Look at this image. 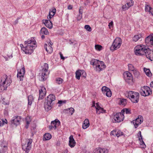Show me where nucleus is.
<instances>
[{
  "label": "nucleus",
  "mask_w": 153,
  "mask_h": 153,
  "mask_svg": "<svg viewBox=\"0 0 153 153\" xmlns=\"http://www.w3.org/2000/svg\"><path fill=\"white\" fill-rule=\"evenodd\" d=\"M134 50L135 55L137 56L145 55L147 58L150 50L149 48H146L143 45H138L135 46Z\"/></svg>",
  "instance_id": "obj_1"
},
{
  "label": "nucleus",
  "mask_w": 153,
  "mask_h": 153,
  "mask_svg": "<svg viewBox=\"0 0 153 153\" xmlns=\"http://www.w3.org/2000/svg\"><path fill=\"white\" fill-rule=\"evenodd\" d=\"M12 82L10 78L6 75H4L1 78L0 81V92L5 90Z\"/></svg>",
  "instance_id": "obj_2"
},
{
  "label": "nucleus",
  "mask_w": 153,
  "mask_h": 153,
  "mask_svg": "<svg viewBox=\"0 0 153 153\" xmlns=\"http://www.w3.org/2000/svg\"><path fill=\"white\" fill-rule=\"evenodd\" d=\"M126 95L132 102L137 103L138 102L140 97L139 93L133 91H128L126 92Z\"/></svg>",
  "instance_id": "obj_3"
},
{
  "label": "nucleus",
  "mask_w": 153,
  "mask_h": 153,
  "mask_svg": "<svg viewBox=\"0 0 153 153\" xmlns=\"http://www.w3.org/2000/svg\"><path fill=\"white\" fill-rule=\"evenodd\" d=\"M55 100V96L53 94H50L47 97L46 101L45 104V110L48 111L52 108V103Z\"/></svg>",
  "instance_id": "obj_4"
},
{
  "label": "nucleus",
  "mask_w": 153,
  "mask_h": 153,
  "mask_svg": "<svg viewBox=\"0 0 153 153\" xmlns=\"http://www.w3.org/2000/svg\"><path fill=\"white\" fill-rule=\"evenodd\" d=\"M32 140L28 139L26 140L25 143H22V149L25 152V153H28L30 150L31 147V143Z\"/></svg>",
  "instance_id": "obj_5"
},
{
  "label": "nucleus",
  "mask_w": 153,
  "mask_h": 153,
  "mask_svg": "<svg viewBox=\"0 0 153 153\" xmlns=\"http://www.w3.org/2000/svg\"><path fill=\"white\" fill-rule=\"evenodd\" d=\"M122 44L121 39L119 37L116 38L114 40L112 45L110 48V50L114 51L118 49Z\"/></svg>",
  "instance_id": "obj_6"
},
{
  "label": "nucleus",
  "mask_w": 153,
  "mask_h": 153,
  "mask_svg": "<svg viewBox=\"0 0 153 153\" xmlns=\"http://www.w3.org/2000/svg\"><path fill=\"white\" fill-rule=\"evenodd\" d=\"M48 69V64L46 63H45L41 71L42 74L40 78V80L41 81L45 80L47 78V73Z\"/></svg>",
  "instance_id": "obj_7"
},
{
  "label": "nucleus",
  "mask_w": 153,
  "mask_h": 153,
  "mask_svg": "<svg viewBox=\"0 0 153 153\" xmlns=\"http://www.w3.org/2000/svg\"><path fill=\"white\" fill-rule=\"evenodd\" d=\"M140 93L142 96L146 97L148 96L151 94L152 91L149 87L144 86L141 88L140 91Z\"/></svg>",
  "instance_id": "obj_8"
},
{
  "label": "nucleus",
  "mask_w": 153,
  "mask_h": 153,
  "mask_svg": "<svg viewBox=\"0 0 153 153\" xmlns=\"http://www.w3.org/2000/svg\"><path fill=\"white\" fill-rule=\"evenodd\" d=\"M123 76L126 81L129 84H131L133 82V76L132 74L128 71L124 73Z\"/></svg>",
  "instance_id": "obj_9"
},
{
  "label": "nucleus",
  "mask_w": 153,
  "mask_h": 153,
  "mask_svg": "<svg viewBox=\"0 0 153 153\" xmlns=\"http://www.w3.org/2000/svg\"><path fill=\"white\" fill-rule=\"evenodd\" d=\"M124 118V114H122L120 112L116 114L113 117V119L114 120L115 122L117 123H119L121 121H123Z\"/></svg>",
  "instance_id": "obj_10"
},
{
  "label": "nucleus",
  "mask_w": 153,
  "mask_h": 153,
  "mask_svg": "<svg viewBox=\"0 0 153 153\" xmlns=\"http://www.w3.org/2000/svg\"><path fill=\"white\" fill-rule=\"evenodd\" d=\"M21 120V118L20 116H16L11 120L10 124L11 125H15L16 126L20 124Z\"/></svg>",
  "instance_id": "obj_11"
},
{
  "label": "nucleus",
  "mask_w": 153,
  "mask_h": 153,
  "mask_svg": "<svg viewBox=\"0 0 153 153\" xmlns=\"http://www.w3.org/2000/svg\"><path fill=\"white\" fill-rule=\"evenodd\" d=\"M25 72V69L24 67H22L21 69L18 70L17 78L20 81L23 80L24 75Z\"/></svg>",
  "instance_id": "obj_12"
},
{
  "label": "nucleus",
  "mask_w": 153,
  "mask_h": 153,
  "mask_svg": "<svg viewBox=\"0 0 153 153\" xmlns=\"http://www.w3.org/2000/svg\"><path fill=\"white\" fill-rule=\"evenodd\" d=\"M143 118L141 116H139L138 117L136 118L135 120L133 121V123L134 125L135 128H137L138 126L140 125L141 123L143 122Z\"/></svg>",
  "instance_id": "obj_13"
},
{
  "label": "nucleus",
  "mask_w": 153,
  "mask_h": 153,
  "mask_svg": "<svg viewBox=\"0 0 153 153\" xmlns=\"http://www.w3.org/2000/svg\"><path fill=\"white\" fill-rule=\"evenodd\" d=\"M60 122L57 119H56L53 121H52L51 123V126H49V129L50 130L55 129L60 125Z\"/></svg>",
  "instance_id": "obj_14"
},
{
  "label": "nucleus",
  "mask_w": 153,
  "mask_h": 153,
  "mask_svg": "<svg viewBox=\"0 0 153 153\" xmlns=\"http://www.w3.org/2000/svg\"><path fill=\"white\" fill-rule=\"evenodd\" d=\"M145 43L146 45L149 46H153V34H151L145 39Z\"/></svg>",
  "instance_id": "obj_15"
},
{
  "label": "nucleus",
  "mask_w": 153,
  "mask_h": 153,
  "mask_svg": "<svg viewBox=\"0 0 153 153\" xmlns=\"http://www.w3.org/2000/svg\"><path fill=\"white\" fill-rule=\"evenodd\" d=\"M41 89L39 90V100L43 98L46 94V89L45 87L41 86Z\"/></svg>",
  "instance_id": "obj_16"
},
{
  "label": "nucleus",
  "mask_w": 153,
  "mask_h": 153,
  "mask_svg": "<svg viewBox=\"0 0 153 153\" xmlns=\"http://www.w3.org/2000/svg\"><path fill=\"white\" fill-rule=\"evenodd\" d=\"M105 67L106 66L103 62L99 61L96 66V70L100 72L102 71Z\"/></svg>",
  "instance_id": "obj_17"
},
{
  "label": "nucleus",
  "mask_w": 153,
  "mask_h": 153,
  "mask_svg": "<svg viewBox=\"0 0 153 153\" xmlns=\"http://www.w3.org/2000/svg\"><path fill=\"white\" fill-rule=\"evenodd\" d=\"M26 45L25 47H24L22 50L24 51L26 54H31L33 52L34 49L33 47L29 45Z\"/></svg>",
  "instance_id": "obj_18"
},
{
  "label": "nucleus",
  "mask_w": 153,
  "mask_h": 153,
  "mask_svg": "<svg viewBox=\"0 0 153 153\" xmlns=\"http://www.w3.org/2000/svg\"><path fill=\"white\" fill-rule=\"evenodd\" d=\"M27 44V45H28L29 44V45L34 49L37 46L36 42L33 38H31L30 40H28L27 42L25 41V44Z\"/></svg>",
  "instance_id": "obj_19"
},
{
  "label": "nucleus",
  "mask_w": 153,
  "mask_h": 153,
  "mask_svg": "<svg viewBox=\"0 0 153 153\" xmlns=\"http://www.w3.org/2000/svg\"><path fill=\"white\" fill-rule=\"evenodd\" d=\"M69 145L71 147H74L76 144V142L74 139L73 136L71 135L69 138Z\"/></svg>",
  "instance_id": "obj_20"
},
{
  "label": "nucleus",
  "mask_w": 153,
  "mask_h": 153,
  "mask_svg": "<svg viewBox=\"0 0 153 153\" xmlns=\"http://www.w3.org/2000/svg\"><path fill=\"white\" fill-rule=\"evenodd\" d=\"M43 22L45 26L49 29H51L53 27V24L51 21L48 20H43Z\"/></svg>",
  "instance_id": "obj_21"
},
{
  "label": "nucleus",
  "mask_w": 153,
  "mask_h": 153,
  "mask_svg": "<svg viewBox=\"0 0 153 153\" xmlns=\"http://www.w3.org/2000/svg\"><path fill=\"white\" fill-rule=\"evenodd\" d=\"M142 37V34L141 33H138L135 35L132 38V41L134 42H137Z\"/></svg>",
  "instance_id": "obj_22"
},
{
  "label": "nucleus",
  "mask_w": 153,
  "mask_h": 153,
  "mask_svg": "<svg viewBox=\"0 0 153 153\" xmlns=\"http://www.w3.org/2000/svg\"><path fill=\"white\" fill-rule=\"evenodd\" d=\"M44 48L47 52L49 53H51L53 52V48L49 45H48L47 44H45L44 45Z\"/></svg>",
  "instance_id": "obj_23"
},
{
  "label": "nucleus",
  "mask_w": 153,
  "mask_h": 153,
  "mask_svg": "<svg viewBox=\"0 0 153 153\" xmlns=\"http://www.w3.org/2000/svg\"><path fill=\"white\" fill-rule=\"evenodd\" d=\"M90 124L88 119H86L84 121L82 124V128L83 129L87 128L89 126Z\"/></svg>",
  "instance_id": "obj_24"
},
{
  "label": "nucleus",
  "mask_w": 153,
  "mask_h": 153,
  "mask_svg": "<svg viewBox=\"0 0 153 153\" xmlns=\"http://www.w3.org/2000/svg\"><path fill=\"white\" fill-rule=\"evenodd\" d=\"M85 72V71L83 70H79L77 71L76 73V77L78 80L80 79V76H81V74L82 73L83 74Z\"/></svg>",
  "instance_id": "obj_25"
},
{
  "label": "nucleus",
  "mask_w": 153,
  "mask_h": 153,
  "mask_svg": "<svg viewBox=\"0 0 153 153\" xmlns=\"http://www.w3.org/2000/svg\"><path fill=\"white\" fill-rule=\"evenodd\" d=\"M128 66L129 70L130 71H133L134 73L135 74H137L138 73V71L135 69L134 66L132 64H128Z\"/></svg>",
  "instance_id": "obj_26"
},
{
  "label": "nucleus",
  "mask_w": 153,
  "mask_h": 153,
  "mask_svg": "<svg viewBox=\"0 0 153 153\" xmlns=\"http://www.w3.org/2000/svg\"><path fill=\"white\" fill-rule=\"evenodd\" d=\"M106 111L104 110L103 108H101L100 106L97 107L96 113L97 114H99L100 113H105Z\"/></svg>",
  "instance_id": "obj_27"
},
{
  "label": "nucleus",
  "mask_w": 153,
  "mask_h": 153,
  "mask_svg": "<svg viewBox=\"0 0 153 153\" xmlns=\"http://www.w3.org/2000/svg\"><path fill=\"white\" fill-rule=\"evenodd\" d=\"M40 34H45V35H48L49 34V32L48 31L47 29L45 27H42L40 30Z\"/></svg>",
  "instance_id": "obj_28"
},
{
  "label": "nucleus",
  "mask_w": 153,
  "mask_h": 153,
  "mask_svg": "<svg viewBox=\"0 0 153 153\" xmlns=\"http://www.w3.org/2000/svg\"><path fill=\"white\" fill-rule=\"evenodd\" d=\"M51 138V135L49 133H47L45 134L43 137V140H49Z\"/></svg>",
  "instance_id": "obj_29"
},
{
  "label": "nucleus",
  "mask_w": 153,
  "mask_h": 153,
  "mask_svg": "<svg viewBox=\"0 0 153 153\" xmlns=\"http://www.w3.org/2000/svg\"><path fill=\"white\" fill-rule=\"evenodd\" d=\"M144 71L147 76H152V74L149 69L145 68H144Z\"/></svg>",
  "instance_id": "obj_30"
},
{
  "label": "nucleus",
  "mask_w": 153,
  "mask_h": 153,
  "mask_svg": "<svg viewBox=\"0 0 153 153\" xmlns=\"http://www.w3.org/2000/svg\"><path fill=\"white\" fill-rule=\"evenodd\" d=\"M120 113L123 114H124L125 113L126 114H131L130 110L129 109L126 108H124L121 111Z\"/></svg>",
  "instance_id": "obj_31"
},
{
  "label": "nucleus",
  "mask_w": 153,
  "mask_h": 153,
  "mask_svg": "<svg viewBox=\"0 0 153 153\" xmlns=\"http://www.w3.org/2000/svg\"><path fill=\"white\" fill-rule=\"evenodd\" d=\"M147 58L149 59L151 61H153V49L152 51L150 50Z\"/></svg>",
  "instance_id": "obj_32"
},
{
  "label": "nucleus",
  "mask_w": 153,
  "mask_h": 153,
  "mask_svg": "<svg viewBox=\"0 0 153 153\" xmlns=\"http://www.w3.org/2000/svg\"><path fill=\"white\" fill-rule=\"evenodd\" d=\"M33 96L31 95L28 96V104L29 105H31L32 102L33 101Z\"/></svg>",
  "instance_id": "obj_33"
},
{
  "label": "nucleus",
  "mask_w": 153,
  "mask_h": 153,
  "mask_svg": "<svg viewBox=\"0 0 153 153\" xmlns=\"http://www.w3.org/2000/svg\"><path fill=\"white\" fill-rule=\"evenodd\" d=\"M119 104L123 106H125L127 104V100L126 99H120Z\"/></svg>",
  "instance_id": "obj_34"
},
{
  "label": "nucleus",
  "mask_w": 153,
  "mask_h": 153,
  "mask_svg": "<svg viewBox=\"0 0 153 153\" xmlns=\"http://www.w3.org/2000/svg\"><path fill=\"white\" fill-rule=\"evenodd\" d=\"M99 61V60L97 59H92L90 63L91 65L94 66H96V67Z\"/></svg>",
  "instance_id": "obj_35"
},
{
  "label": "nucleus",
  "mask_w": 153,
  "mask_h": 153,
  "mask_svg": "<svg viewBox=\"0 0 153 153\" xmlns=\"http://www.w3.org/2000/svg\"><path fill=\"white\" fill-rule=\"evenodd\" d=\"M126 4L129 8L134 4V1L132 0H128L127 1Z\"/></svg>",
  "instance_id": "obj_36"
},
{
  "label": "nucleus",
  "mask_w": 153,
  "mask_h": 153,
  "mask_svg": "<svg viewBox=\"0 0 153 153\" xmlns=\"http://www.w3.org/2000/svg\"><path fill=\"white\" fill-rule=\"evenodd\" d=\"M56 82L58 84H60L62 83L63 81V79L59 77L56 78Z\"/></svg>",
  "instance_id": "obj_37"
},
{
  "label": "nucleus",
  "mask_w": 153,
  "mask_h": 153,
  "mask_svg": "<svg viewBox=\"0 0 153 153\" xmlns=\"http://www.w3.org/2000/svg\"><path fill=\"white\" fill-rule=\"evenodd\" d=\"M152 8L147 4L145 5V11L146 12H149L152 9Z\"/></svg>",
  "instance_id": "obj_38"
},
{
  "label": "nucleus",
  "mask_w": 153,
  "mask_h": 153,
  "mask_svg": "<svg viewBox=\"0 0 153 153\" xmlns=\"http://www.w3.org/2000/svg\"><path fill=\"white\" fill-rule=\"evenodd\" d=\"M64 111H69V112L71 113V114L72 115L74 112L75 110L73 108H70L67 109H65Z\"/></svg>",
  "instance_id": "obj_39"
},
{
  "label": "nucleus",
  "mask_w": 153,
  "mask_h": 153,
  "mask_svg": "<svg viewBox=\"0 0 153 153\" xmlns=\"http://www.w3.org/2000/svg\"><path fill=\"white\" fill-rule=\"evenodd\" d=\"M109 88L106 86H103L102 88V91L103 94H105L107 92V91L108 90Z\"/></svg>",
  "instance_id": "obj_40"
},
{
  "label": "nucleus",
  "mask_w": 153,
  "mask_h": 153,
  "mask_svg": "<svg viewBox=\"0 0 153 153\" xmlns=\"http://www.w3.org/2000/svg\"><path fill=\"white\" fill-rule=\"evenodd\" d=\"M56 10L55 8H53L52 10V11H50L49 12V14L51 16H53L56 12Z\"/></svg>",
  "instance_id": "obj_41"
},
{
  "label": "nucleus",
  "mask_w": 153,
  "mask_h": 153,
  "mask_svg": "<svg viewBox=\"0 0 153 153\" xmlns=\"http://www.w3.org/2000/svg\"><path fill=\"white\" fill-rule=\"evenodd\" d=\"M5 121L3 119H0V126H3L4 124L5 123L7 124V120L5 119Z\"/></svg>",
  "instance_id": "obj_42"
},
{
  "label": "nucleus",
  "mask_w": 153,
  "mask_h": 153,
  "mask_svg": "<svg viewBox=\"0 0 153 153\" xmlns=\"http://www.w3.org/2000/svg\"><path fill=\"white\" fill-rule=\"evenodd\" d=\"M112 93L110 89H109V91H107V92H106L104 94H105V95L108 97H110L111 96Z\"/></svg>",
  "instance_id": "obj_43"
},
{
  "label": "nucleus",
  "mask_w": 153,
  "mask_h": 153,
  "mask_svg": "<svg viewBox=\"0 0 153 153\" xmlns=\"http://www.w3.org/2000/svg\"><path fill=\"white\" fill-rule=\"evenodd\" d=\"M1 146L3 147L4 149H1L0 150V153H5L7 150L6 146H2V145H1Z\"/></svg>",
  "instance_id": "obj_44"
},
{
  "label": "nucleus",
  "mask_w": 153,
  "mask_h": 153,
  "mask_svg": "<svg viewBox=\"0 0 153 153\" xmlns=\"http://www.w3.org/2000/svg\"><path fill=\"white\" fill-rule=\"evenodd\" d=\"M94 153H101V148H98L95 149L94 151Z\"/></svg>",
  "instance_id": "obj_45"
},
{
  "label": "nucleus",
  "mask_w": 153,
  "mask_h": 153,
  "mask_svg": "<svg viewBox=\"0 0 153 153\" xmlns=\"http://www.w3.org/2000/svg\"><path fill=\"white\" fill-rule=\"evenodd\" d=\"M102 46L100 45H95V48L96 50L99 51H100L102 49Z\"/></svg>",
  "instance_id": "obj_46"
},
{
  "label": "nucleus",
  "mask_w": 153,
  "mask_h": 153,
  "mask_svg": "<svg viewBox=\"0 0 153 153\" xmlns=\"http://www.w3.org/2000/svg\"><path fill=\"white\" fill-rule=\"evenodd\" d=\"M85 29L88 31L89 32H90L91 30V27L89 25H85Z\"/></svg>",
  "instance_id": "obj_47"
},
{
  "label": "nucleus",
  "mask_w": 153,
  "mask_h": 153,
  "mask_svg": "<svg viewBox=\"0 0 153 153\" xmlns=\"http://www.w3.org/2000/svg\"><path fill=\"white\" fill-rule=\"evenodd\" d=\"M123 135V133L120 131H118L116 132V136L119 137L120 136Z\"/></svg>",
  "instance_id": "obj_48"
},
{
  "label": "nucleus",
  "mask_w": 153,
  "mask_h": 153,
  "mask_svg": "<svg viewBox=\"0 0 153 153\" xmlns=\"http://www.w3.org/2000/svg\"><path fill=\"white\" fill-rule=\"evenodd\" d=\"M101 153H108V150L106 149H102L101 148Z\"/></svg>",
  "instance_id": "obj_49"
},
{
  "label": "nucleus",
  "mask_w": 153,
  "mask_h": 153,
  "mask_svg": "<svg viewBox=\"0 0 153 153\" xmlns=\"http://www.w3.org/2000/svg\"><path fill=\"white\" fill-rule=\"evenodd\" d=\"M129 7H128L127 5V4H126L123 5L122 7V8L124 10H128Z\"/></svg>",
  "instance_id": "obj_50"
},
{
  "label": "nucleus",
  "mask_w": 153,
  "mask_h": 153,
  "mask_svg": "<svg viewBox=\"0 0 153 153\" xmlns=\"http://www.w3.org/2000/svg\"><path fill=\"white\" fill-rule=\"evenodd\" d=\"M141 143H140V145H141V148H145L146 147V145L144 143V142L143 141H141Z\"/></svg>",
  "instance_id": "obj_51"
},
{
  "label": "nucleus",
  "mask_w": 153,
  "mask_h": 153,
  "mask_svg": "<svg viewBox=\"0 0 153 153\" xmlns=\"http://www.w3.org/2000/svg\"><path fill=\"white\" fill-rule=\"evenodd\" d=\"M141 131H139L138 133V134H139V135H140V136L139 137V140L140 141H143V138H142V136L141 135Z\"/></svg>",
  "instance_id": "obj_52"
},
{
  "label": "nucleus",
  "mask_w": 153,
  "mask_h": 153,
  "mask_svg": "<svg viewBox=\"0 0 153 153\" xmlns=\"http://www.w3.org/2000/svg\"><path fill=\"white\" fill-rule=\"evenodd\" d=\"M82 15L80 14H79V15L77 16V18L78 20L79 21L82 18Z\"/></svg>",
  "instance_id": "obj_53"
},
{
  "label": "nucleus",
  "mask_w": 153,
  "mask_h": 153,
  "mask_svg": "<svg viewBox=\"0 0 153 153\" xmlns=\"http://www.w3.org/2000/svg\"><path fill=\"white\" fill-rule=\"evenodd\" d=\"M113 22L112 21H111L109 23L108 26L109 27L110 29H111V27H112L113 26Z\"/></svg>",
  "instance_id": "obj_54"
},
{
  "label": "nucleus",
  "mask_w": 153,
  "mask_h": 153,
  "mask_svg": "<svg viewBox=\"0 0 153 153\" xmlns=\"http://www.w3.org/2000/svg\"><path fill=\"white\" fill-rule=\"evenodd\" d=\"M82 11H83V8L82 7H80L79 11V14H82Z\"/></svg>",
  "instance_id": "obj_55"
},
{
  "label": "nucleus",
  "mask_w": 153,
  "mask_h": 153,
  "mask_svg": "<svg viewBox=\"0 0 153 153\" xmlns=\"http://www.w3.org/2000/svg\"><path fill=\"white\" fill-rule=\"evenodd\" d=\"M116 132L117 131H112L111 132V133H110L111 135H114L115 134L116 135Z\"/></svg>",
  "instance_id": "obj_56"
},
{
  "label": "nucleus",
  "mask_w": 153,
  "mask_h": 153,
  "mask_svg": "<svg viewBox=\"0 0 153 153\" xmlns=\"http://www.w3.org/2000/svg\"><path fill=\"white\" fill-rule=\"evenodd\" d=\"M60 55L61 59L63 60L65 58L63 56L62 54L61 53H60Z\"/></svg>",
  "instance_id": "obj_57"
},
{
  "label": "nucleus",
  "mask_w": 153,
  "mask_h": 153,
  "mask_svg": "<svg viewBox=\"0 0 153 153\" xmlns=\"http://www.w3.org/2000/svg\"><path fill=\"white\" fill-rule=\"evenodd\" d=\"M28 119V118L27 117L26 118V124H27V125H29V124H30V121L27 120Z\"/></svg>",
  "instance_id": "obj_58"
},
{
  "label": "nucleus",
  "mask_w": 153,
  "mask_h": 153,
  "mask_svg": "<svg viewBox=\"0 0 153 153\" xmlns=\"http://www.w3.org/2000/svg\"><path fill=\"white\" fill-rule=\"evenodd\" d=\"M150 13H151V15L153 16V9H152L149 12Z\"/></svg>",
  "instance_id": "obj_59"
},
{
  "label": "nucleus",
  "mask_w": 153,
  "mask_h": 153,
  "mask_svg": "<svg viewBox=\"0 0 153 153\" xmlns=\"http://www.w3.org/2000/svg\"><path fill=\"white\" fill-rule=\"evenodd\" d=\"M72 6L71 5H69L68 6V9L69 10L71 9L72 8Z\"/></svg>",
  "instance_id": "obj_60"
},
{
  "label": "nucleus",
  "mask_w": 153,
  "mask_h": 153,
  "mask_svg": "<svg viewBox=\"0 0 153 153\" xmlns=\"http://www.w3.org/2000/svg\"><path fill=\"white\" fill-rule=\"evenodd\" d=\"M53 17V16H51L50 15V14H49L48 16V19H50Z\"/></svg>",
  "instance_id": "obj_61"
},
{
  "label": "nucleus",
  "mask_w": 153,
  "mask_h": 153,
  "mask_svg": "<svg viewBox=\"0 0 153 153\" xmlns=\"http://www.w3.org/2000/svg\"><path fill=\"white\" fill-rule=\"evenodd\" d=\"M63 103H65V102L63 101L62 100L59 101L58 102V103L59 104H62Z\"/></svg>",
  "instance_id": "obj_62"
},
{
  "label": "nucleus",
  "mask_w": 153,
  "mask_h": 153,
  "mask_svg": "<svg viewBox=\"0 0 153 153\" xmlns=\"http://www.w3.org/2000/svg\"><path fill=\"white\" fill-rule=\"evenodd\" d=\"M100 106L99 103H96V106H95L96 109H97V107Z\"/></svg>",
  "instance_id": "obj_63"
},
{
  "label": "nucleus",
  "mask_w": 153,
  "mask_h": 153,
  "mask_svg": "<svg viewBox=\"0 0 153 153\" xmlns=\"http://www.w3.org/2000/svg\"><path fill=\"white\" fill-rule=\"evenodd\" d=\"M150 86L152 87H153V81L150 84Z\"/></svg>",
  "instance_id": "obj_64"
}]
</instances>
